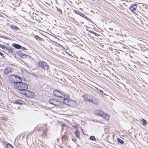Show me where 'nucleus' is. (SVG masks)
Returning a JSON list of instances; mask_svg holds the SVG:
<instances>
[{
	"label": "nucleus",
	"instance_id": "c03bdc74",
	"mask_svg": "<svg viewBox=\"0 0 148 148\" xmlns=\"http://www.w3.org/2000/svg\"><path fill=\"white\" fill-rule=\"evenodd\" d=\"M59 140V139H58V138H57V141L58 142V140Z\"/></svg>",
	"mask_w": 148,
	"mask_h": 148
},
{
	"label": "nucleus",
	"instance_id": "72a5a7b5",
	"mask_svg": "<svg viewBox=\"0 0 148 148\" xmlns=\"http://www.w3.org/2000/svg\"><path fill=\"white\" fill-rule=\"evenodd\" d=\"M0 55L2 57H3V58L4 57V54L2 52L0 51Z\"/></svg>",
	"mask_w": 148,
	"mask_h": 148
},
{
	"label": "nucleus",
	"instance_id": "f8f14e48",
	"mask_svg": "<svg viewBox=\"0 0 148 148\" xmlns=\"http://www.w3.org/2000/svg\"><path fill=\"white\" fill-rule=\"evenodd\" d=\"M18 54L19 56L22 58H25L26 57V55L21 52H18Z\"/></svg>",
	"mask_w": 148,
	"mask_h": 148
},
{
	"label": "nucleus",
	"instance_id": "a19ab883",
	"mask_svg": "<svg viewBox=\"0 0 148 148\" xmlns=\"http://www.w3.org/2000/svg\"><path fill=\"white\" fill-rule=\"evenodd\" d=\"M85 15L84 14H83L81 16H82V17L84 18V16H85Z\"/></svg>",
	"mask_w": 148,
	"mask_h": 148
},
{
	"label": "nucleus",
	"instance_id": "49530a36",
	"mask_svg": "<svg viewBox=\"0 0 148 148\" xmlns=\"http://www.w3.org/2000/svg\"><path fill=\"white\" fill-rule=\"evenodd\" d=\"M82 23L84 24V22H82Z\"/></svg>",
	"mask_w": 148,
	"mask_h": 148
},
{
	"label": "nucleus",
	"instance_id": "58836bf2",
	"mask_svg": "<svg viewBox=\"0 0 148 148\" xmlns=\"http://www.w3.org/2000/svg\"><path fill=\"white\" fill-rule=\"evenodd\" d=\"M0 37L2 38H3L5 39H7V38H6V37H3V36H0Z\"/></svg>",
	"mask_w": 148,
	"mask_h": 148
},
{
	"label": "nucleus",
	"instance_id": "a18cd8bd",
	"mask_svg": "<svg viewBox=\"0 0 148 148\" xmlns=\"http://www.w3.org/2000/svg\"><path fill=\"white\" fill-rule=\"evenodd\" d=\"M67 9L68 10V9H69V8H67Z\"/></svg>",
	"mask_w": 148,
	"mask_h": 148
},
{
	"label": "nucleus",
	"instance_id": "4c0bfd02",
	"mask_svg": "<svg viewBox=\"0 0 148 148\" xmlns=\"http://www.w3.org/2000/svg\"><path fill=\"white\" fill-rule=\"evenodd\" d=\"M116 84L118 86V88L119 89H120L121 88V86L119 85L118 84H117L116 83Z\"/></svg>",
	"mask_w": 148,
	"mask_h": 148
},
{
	"label": "nucleus",
	"instance_id": "1a4fd4ad",
	"mask_svg": "<svg viewBox=\"0 0 148 148\" xmlns=\"http://www.w3.org/2000/svg\"><path fill=\"white\" fill-rule=\"evenodd\" d=\"M137 7V6L136 4H132L131 5V6L129 8V9L133 12H134V11L136 9Z\"/></svg>",
	"mask_w": 148,
	"mask_h": 148
},
{
	"label": "nucleus",
	"instance_id": "bb28decb",
	"mask_svg": "<svg viewBox=\"0 0 148 148\" xmlns=\"http://www.w3.org/2000/svg\"><path fill=\"white\" fill-rule=\"evenodd\" d=\"M7 148H13V146L10 144L8 143L6 145Z\"/></svg>",
	"mask_w": 148,
	"mask_h": 148
},
{
	"label": "nucleus",
	"instance_id": "9d476101",
	"mask_svg": "<svg viewBox=\"0 0 148 148\" xmlns=\"http://www.w3.org/2000/svg\"><path fill=\"white\" fill-rule=\"evenodd\" d=\"M101 117L107 120H108L109 118V115L103 112Z\"/></svg>",
	"mask_w": 148,
	"mask_h": 148
},
{
	"label": "nucleus",
	"instance_id": "f704fd0d",
	"mask_svg": "<svg viewBox=\"0 0 148 148\" xmlns=\"http://www.w3.org/2000/svg\"><path fill=\"white\" fill-rule=\"evenodd\" d=\"M79 132L77 130H76L75 132H74V133L75 134H77Z\"/></svg>",
	"mask_w": 148,
	"mask_h": 148
},
{
	"label": "nucleus",
	"instance_id": "20e7f679",
	"mask_svg": "<svg viewBox=\"0 0 148 148\" xmlns=\"http://www.w3.org/2000/svg\"><path fill=\"white\" fill-rule=\"evenodd\" d=\"M69 106L73 107H75L77 106V103L75 101L70 100Z\"/></svg>",
	"mask_w": 148,
	"mask_h": 148
},
{
	"label": "nucleus",
	"instance_id": "7ed1b4c3",
	"mask_svg": "<svg viewBox=\"0 0 148 148\" xmlns=\"http://www.w3.org/2000/svg\"><path fill=\"white\" fill-rule=\"evenodd\" d=\"M12 76H14L16 80H12L11 78L10 79L11 82L14 83V84H17L18 83H20L22 82V79L21 77L16 75H12Z\"/></svg>",
	"mask_w": 148,
	"mask_h": 148
},
{
	"label": "nucleus",
	"instance_id": "79ce46f5",
	"mask_svg": "<svg viewBox=\"0 0 148 148\" xmlns=\"http://www.w3.org/2000/svg\"><path fill=\"white\" fill-rule=\"evenodd\" d=\"M109 29L110 30H113V29L112 28H109Z\"/></svg>",
	"mask_w": 148,
	"mask_h": 148
},
{
	"label": "nucleus",
	"instance_id": "c9c22d12",
	"mask_svg": "<svg viewBox=\"0 0 148 148\" xmlns=\"http://www.w3.org/2000/svg\"><path fill=\"white\" fill-rule=\"evenodd\" d=\"M75 2L77 4H79V1L78 0H76L75 1Z\"/></svg>",
	"mask_w": 148,
	"mask_h": 148
},
{
	"label": "nucleus",
	"instance_id": "9b49d317",
	"mask_svg": "<svg viewBox=\"0 0 148 148\" xmlns=\"http://www.w3.org/2000/svg\"><path fill=\"white\" fill-rule=\"evenodd\" d=\"M12 46L17 49H20L21 47V46L18 44L16 43H13L12 44Z\"/></svg>",
	"mask_w": 148,
	"mask_h": 148
},
{
	"label": "nucleus",
	"instance_id": "c756f323",
	"mask_svg": "<svg viewBox=\"0 0 148 148\" xmlns=\"http://www.w3.org/2000/svg\"><path fill=\"white\" fill-rule=\"evenodd\" d=\"M97 89L98 91H99L100 92L101 95H103V92L102 90L98 88H97Z\"/></svg>",
	"mask_w": 148,
	"mask_h": 148
},
{
	"label": "nucleus",
	"instance_id": "de8ad7c7",
	"mask_svg": "<svg viewBox=\"0 0 148 148\" xmlns=\"http://www.w3.org/2000/svg\"><path fill=\"white\" fill-rule=\"evenodd\" d=\"M13 148H14L13 147Z\"/></svg>",
	"mask_w": 148,
	"mask_h": 148
},
{
	"label": "nucleus",
	"instance_id": "a878e982",
	"mask_svg": "<svg viewBox=\"0 0 148 148\" xmlns=\"http://www.w3.org/2000/svg\"><path fill=\"white\" fill-rule=\"evenodd\" d=\"M84 18H85V19H86L87 20L90 21L91 23L94 24V23H93V22L90 19H89V18H88V17H87L85 15V16H84Z\"/></svg>",
	"mask_w": 148,
	"mask_h": 148
},
{
	"label": "nucleus",
	"instance_id": "6ab92c4d",
	"mask_svg": "<svg viewBox=\"0 0 148 148\" xmlns=\"http://www.w3.org/2000/svg\"><path fill=\"white\" fill-rule=\"evenodd\" d=\"M53 105L55 106H59L60 105V102L59 101L55 100V101L54 102Z\"/></svg>",
	"mask_w": 148,
	"mask_h": 148
},
{
	"label": "nucleus",
	"instance_id": "473e14b6",
	"mask_svg": "<svg viewBox=\"0 0 148 148\" xmlns=\"http://www.w3.org/2000/svg\"><path fill=\"white\" fill-rule=\"evenodd\" d=\"M59 124L62 126H64V124H63L61 122H59Z\"/></svg>",
	"mask_w": 148,
	"mask_h": 148
},
{
	"label": "nucleus",
	"instance_id": "4be33fe9",
	"mask_svg": "<svg viewBox=\"0 0 148 148\" xmlns=\"http://www.w3.org/2000/svg\"><path fill=\"white\" fill-rule=\"evenodd\" d=\"M89 139L90 140L92 141H96V139L95 136H91L89 137Z\"/></svg>",
	"mask_w": 148,
	"mask_h": 148
},
{
	"label": "nucleus",
	"instance_id": "2f4dec72",
	"mask_svg": "<svg viewBox=\"0 0 148 148\" xmlns=\"http://www.w3.org/2000/svg\"><path fill=\"white\" fill-rule=\"evenodd\" d=\"M20 49H23V50H27V49L26 48H25V47H24L21 46V47Z\"/></svg>",
	"mask_w": 148,
	"mask_h": 148
},
{
	"label": "nucleus",
	"instance_id": "ddd939ff",
	"mask_svg": "<svg viewBox=\"0 0 148 148\" xmlns=\"http://www.w3.org/2000/svg\"><path fill=\"white\" fill-rule=\"evenodd\" d=\"M13 103L16 104L22 105L23 103V102L21 100H16L14 101Z\"/></svg>",
	"mask_w": 148,
	"mask_h": 148
},
{
	"label": "nucleus",
	"instance_id": "aec40b11",
	"mask_svg": "<svg viewBox=\"0 0 148 148\" xmlns=\"http://www.w3.org/2000/svg\"><path fill=\"white\" fill-rule=\"evenodd\" d=\"M87 31L90 32V33H92L95 35V36H99V35L98 34H97L94 31H92V30H88L87 29Z\"/></svg>",
	"mask_w": 148,
	"mask_h": 148
},
{
	"label": "nucleus",
	"instance_id": "412c9836",
	"mask_svg": "<svg viewBox=\"0 0 148 148\" xmlns=\"http://www.w3.org/2000/svg\"><path fill=\"white\" fill-rule=\"evenodd\" d=\"M74 11L75 12V14H77L80 15L81 16H82V14H83V13L80 12L79 11H77L75 10H74Z\"/></svg>",
	"mask_w": 148,
	"mask_h": 148
},
{
	"label": "nucleus",
	"instance_id": "f03ea898",
	"mask_svg": "<svg viewBox=\"0 0 148 148\" xmlns=\"http://www.w3.org/2000/svg\"><path fill=\"white\" fill-rule=\"evenodd\" d=\"M53 94L54 95L58 97H62L63 98L65 96V94L61 91H59L56 90L53 91Z\"/></svg>",
	"mask_w": 148,
	"mask_h": 148
},
{
	"label": "nucleus",
	"instance_id": "5701e85b",
	"mask_svg": "<svg viewBox=\"0 0 148 148\" xmlns=\"http://www.w3.org/2000/svg\"><path fill=\"white\" fill-rule=\"evenodd\" d=\"M118 142L120 143L121 144H123L124 143V141L123 140L119 138H118L117 139Z\"/></svg>",
	"mask_w": 148,
	"mask_h": 148
},
{
	"label": "nucleus",
	"instance_id": "dca6fc26",
	"mask_svg": "<svg viewBox=\"0 0 148 148\" xmlns=\"http://www.w3.org/2000/svg\"><path fill=\"white\" fill-rule=\"evenodd\" d=\"M83 97L84 100L85 101H90L89 98H88V96L86 95H83Z\"/></svg>",
	"mask_w": 148,
	"mask_h": 148
},
{
	"label": "nucleus",
	"instance_id": "423d86ee",
	"mask_svg": "<svg viewBox=\"0 0 148 148\" xmlns=\"http://www.w3.org/2000/svg\"><path fill=\"white\" fill-rule=\"evenodd\" d=\"M64 99L63 100V102L64 104L69 106L70 100L69 99L67 98H65L64 96Z\"/></svg>",
	"mask_w": 148,
	"mask_h": 148
},
{
	"label": "nucleus",
	"instance_id": "4468645a",
	"mask_svg": "<svg viewBox=\"0 0 148 148\" xmlns=\"http://www.w3.org/2000/svg\"><path fill=\"white\" fill-rule=\"evenodd\" d=\"M6 50L9 53H13V52L14 48L11 47H7Z\"/></svg>",
	"mask_w": 148,
	"mask_h": 148
},
{
	"label": "nucleus",
	"instance_id": "7c9ffc66",
	"mask_svg": "<svg viewBox=\"0 0 148 148\" xmlns=\"http://www.w3.org/2000/svg\"><path fill=\"white\" fill-rule=\"evenodd\" d=\"M57 10L58 12H59L60 14H62V10L58 8L57 7Z\"/></svg>",
	"mask_w": 148,
	"mask_h": 148
},
{
	"label": "nucleus",
	"instance_id": "393cba45",
	"mask_svg": "<svg viewBox=\"0 0 148 148\" xmlns=\"http://www.w3.org/2000/svg\"><path fill=\"white\" fill-rule=\"evenodd\" d=\"M0 47L5 50L7 49V47L5 45L1 44H0Z\"/></svg>",
	"mask_w": 148,
	"mask_h": 148
},
{
	"label": "nucleus",
	"instance_id": "a211bd4d",
	"mask_svg": "<svg viewBox=\"0 0 148 148\" xmlns=\"http://www.w3.org/2000/svg\"><path fill=\"white\" fill-rule=\"evenodd\" d=\"M49 101L50 104L53 105L54 103H55L54 102L55 101V100L51 99L49 100Z\"/></svg>",
	"mask_w": 148,
	"mask_h": 148
},
{
	"label": "nucleus",
	"instance_id": "c85d7f7f",
	"mask_svg": "<svg viewBox=\"0 0 148 148\" xmlns=\"http://www.w3.org/2000/svg\"><path fill=\"white\" fill-rule=\"evenodd\" d=\"M35 38L38 40H39L41 39V38L39 36L37 35H36L35 36Z\"/></svg>",
	"mask_w": 148,
	"mask_h": 148
},
{
	"label": "nucleus",
	"instance_id": "e433bc0d",
	"mask_svg": "<svg viewBox=\"0 0 148 148\" xmlns=\"http://www.w3.org/2000/svg\"><path fill=\"white\" fill-rule=\"evenodd\" d=\"M92 121H95V122H99V123H102V122H99L98 121H97V120H93Z\"/></svg>",
	"mask_w": 148,
	"mask_h": 148
},
{
	"label": "nucleus",
	"instance_id": "6e6552de",
	"mask_svg": "<svg viewBox=\"0 0 148 148\" xmlns=\"http://www.w3.org/2000/svg\"><path fill=\"white\" fill-rule=\"evenodd\" d=\"M45 62L41 61L38 63V66L39 67L42 69V68L44 67L43 65H45Z\"/></svg>",
	"mask_w": 148,
	"mask_h": 148
},
{
	"label": "nucleus",
	"instance_id": "ea45409f",
	"mask_svg": "<svg viewBox=\"0 0 148 148\" xmlns=\"http://www.w3.org/2000/svg\"><path fill=\"white\" fill-rule=\"evenodd\" d=\"M75 135H76V137L77 138H79V135L78 134H75Z\"/></svg>",
	"mask_w": 148,
	"mask_h": 148
},
{
	"label": "nucleus",
	"instance_id": "37998d69",
	"mask_svg": "<svg viewBox=\"0 0 148 148\" xmlns=\"http://www.w3.org/2000/svg\"><path fill=\"white\" fill-rule=\"evenodd\" d=\"M104 95H106V96H108L107 95V94H106L105 93H103V94Z\"/></svg>",
	"mask_w": 148,
	"mask_h": 148
},
{
	"label": "nucleus",
	"instance_id": "cd10ccee",
	"mask_svg": "<svg viewBox=\"0 0 148 148\" xmlns=\"http://www.w3.org/2000/svg\"><path fill=\"white\" fill-rule=\"evenodd\" d=\"M142 124L144 125H145L147 124V121H146L144 119H142Z\"/></svg>",
	"mask_w": 148,
	"mask_h": 148
},
{
	"label": "nucleus",
	"instance_id": "b1692460",
	"mask_svg": "<svg viewBox=\"0 0 148 148\" xmlns=\"http://www.w3.org/2000/svg\"><path fill=\"white\" fill-rule=\"evenodd\" d=\"M11 27L12 29H14L15 30H17L18 29V28L16 26L14 25H12Z\"/></svg>",
	"mask_w": 148,
	"mask_h": 148
},
{
	"label": "nucleus",
	"instance_id": "0eeeda50",
	"mask_svg": "<svg viewBox=\"0 0 148 148\" xmlns=\"http://www.w3.org/2000/svg\"><path fill=\"white\" fill-rule=\"evenodd\" d=\"M11 69L9 67H8L5 68L4 70V74L7 75L9 73L11 72Z\"/></svg>",
	"mask_w": 148,
	"mask_h": 148
},
{
	"label": "nucleus",
	"instance_id": "f3484780",
	"mask_svg": "<svg viewBox=\"0 0 148 148\" xmlns=\"http://www.w3.org/2000/svg\"><path fill=\"white\" fill-rule=\"evenodd\" d=\"M93 95H90L89 96V99L90 100V101H89L90 102H91L92 103H94V102L93 101Z\"/></svg>",
	"mask_w": 148,
	"mask_h": 148
},
{
	"label": "nucleus",
	"instance_id": "39448f33",
	"mask_svg": "<svg viewBox=\"0 0 148 148\" xmlns=\"http://www.w3.org/2000/svg\"><path fill=\"white\" fill-rule=\"evenodd\" d=\"M103 111L99 109L96 110L94 112V114L95 115H98L101 117L102 115V114H103Z\"/></svg>",
	"mask_w": 148,
	"mask_h": 148
},
{
	"label": "nucleus",
	"instance_id": "2eb2a0df",
	"mask_svg": "<svg viewBox=\"0 0 148 148\" xmlns=\"http://www.w3.org/2000/svg\"><path fill=\"white\" fill-rule=\"evenodd\" d=\"M45 65H43V66H44V67L42 68V69L43 70H47L49 69V66L48 65V64L46 62H45Z\"/></svg>",
	"mask_w": 148,
	"mask_h": 148
},
{
	"label": "nucleus",
	"instance_id": "f257e3e1",
	"mask_svg": "<svg viewBox=\"0 0 148 148\" xmlns=\"http://www.w3.org/2000/svg\"><path fill=\"white\" fill-rule=\"evenodd\" d=\"M14 86L15 88L18 90L19 93L28 97H31L32 95L34 94L33 92L27 90L28 86L25 83L22 82H18L17 84H14Z\"/></svg>",
	"mask_w": 148,
	"mask_h": 148
}]
</instances>
